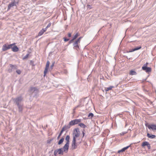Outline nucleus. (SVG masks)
<instances>
[{
	"instance_id": "nucleus-23",
	"label": "nucleus",
	"mask_w": 156,
	"mask_h": 156,
	"mask_svg": "<svg viewBox=\"0 0 156 156\" xmlns=\"http://www.w3.org/2000/svg\"><path fill=\"white\" fill-rule=\"evenodd\" d=\"M149 143L147 141H145L143 142L142 144V146L144 147L145 146H147Z\"/></svg>"
},
{
	"instance_id": "nucleus-8",
	"label": "nucleus",
	"mask_w": 156,
	"mask_h": 156,
	"mask_svg": "<svg viewBox=\"0 0 156 156\" xmlns=\"http://www.w3.org/2000/svg\"><path fill=\"white\" fill-rule=\"evenodd\" d=\"M69 144H68V143H66V144L64 146L63 149V151L64 152H65L66 153L68 151L69 147Z\"/></svg>"
},
{
	"instance_id": "nucleus-5",
	"label": "nucleus",
	"mask_w": 156,
	"mask_h": 156,
	"mask_svg": "<svg viewBox=\"0 0 156 156\" xmlns=\"http://www.w3.org/2000/svg\"><path fill=\"white\" fill-rule=\"evenodd\" d=\"M74 40H72L70 41V42H74L73 44L74 47L76 49L78 50V49L79 48L78 44V43H79L80 42V40H77L76 41H74Z\"/></svg>"
},
{
	"instance_id": "nucleus-15",
	"label": "nucleus",
	"mask_w": 156,
	"mask_h": 156,
	"mask_svg": "<svg viewBox=\"0 0 156 156\" xmlns=\"http://www.w3.org/2000/svg\"><path fill=\"white\" fill-rule=\"evenodd\" d=\"M129 147V146H128L127 147H125L123 148L122 149L120 150H119L118 151V152L119 153H120V152H123L125 151Z\"/></svg>"
},
{
	"instance_id": "nucleus-40",
	"label": "nucleus",
	"mask_w": 156,
	"mask_h": 156,
	"mask_svg": "<svg viewBox=\"0 0 156 156\" xmlns=\"http://www.w3.org/2000/svg\"><path fill=\"white\" fill-rule=\"evenodd\" d=\"M54 64H52L51 65V68H52V67L54 66Z\"/></svg>"
},
{
	"instance_id": "nucleus-43",
	"label": "nucleus",
	"mask_w": 156,
	"mask_h": 156,
	"mask_svg": "<svg viewBox=\"0 0 156 156\" xmlns=\"http://www.w3.org/2000/svg\"><path fill=\"white\" fill-rule=\"evenodd\" d=\"M63 39H67L66 38H64Z\"/></svg>"
},
{
	"instance_id": "nucleus-17",
	"label": "nucleus",
	"mask_w": 156,
	"mask_h": 156,
	"mask_svg": "<svg viewBox=\"0 0 156 156\" xmlns=\"http://www.w3.org/2000/svg\"><path fill=\"white\" fill-rule=\"evenodd\" d=\"M74 121V122L75 124H77L78 123L80 122L81 121V120L80 119H76L75 120H73Z\"/></svg>"
},
{
	"instance_id": "nucleus-7",
	"label": "nucleus",
	"mask_w": 156,
	"mask_h": 156,
	"mask_svg": "<svg viewBox=\"0 0 156 156\" xmlns=\"http://www.w3.org/2000/svg\"><path fill=\"white\" fill-rule=\"evenodd\" d=\"M147 127L149 129H151L153 131H156V125L151 124L147 126Z\"/></svg>"
},
{
	"instance_id": "nucleus-38",
	"label": "nucleus",
	"mask_w": 156,
	"mask_h": 156,
	"mask_svg": "<svg viewBox=\"0 0 156 156\" xmlns=\"http://www.w3.org/2000/svg\"><path fill=\"white\" fill-rule=\"evenodd\" d=\"M68 37H70L71 36V34L70 33H69L68 34Z\"/></svg>"
},
{
	"instance_id": "nucleus-2",
	"label": "nucleus",
	"mask_w": 156,
	"mask_h": 156,
	"mask_svg": "<svg viewBox=\"0 0 156 156\" xmlns=\"http://www.w3.org/2000/svg\"><path fill=\"white\" fill-rule=\"evenodd\" d=\"M62 148H61L55 150L54 152V155L57 156L58 154L62 155L63 154V151H62Z\"/></svg>"
},
{
	"instance_id": "nucleus-33",
	"label": "nucleus",
	"mask_w": 156,
	"mask_h": 156,
	"mask_svg": "<svg viewBox=\"0 0 156 156\" xmlns=\"http://www.w3.org/2000/svg\"><path fill=\"white\" fill-rule=\"evenodd\" d=\"M87 8L88 9H91L92 8V7L91 6V5H87Z\"/></svg>"
},
{
	"instance_id": "nucleus-16",
	"label": "nucleus",
	"mask_w": 156,
	"mask_h": 156,
	"mask_svg": "<svg viewBox=\"0 0 156 156\" xmlns=\"http://www.w3.org/2000/svg\"><path fill=\"white\" fill-rule=\"evenodd\" d=\"M17 106H18V108H19V111L20 112H21L22 110H23V105H21V104H18V105H17Z\"/></svg>"
},
{
	"instance_id": "nucleus-1",
	"label": "nucleus",
	"mask_w": 156,
	"mask_h": 156,
	"mask_svg": "<svg viewBox=\"0 0 156 156\" xmlns=\"http://www.w3.org/2000/svg\"><path fill=\"white\" fill-rule=\"evenodd\" d=\"M80 136V132L78 129H75L73 134V139L77 140Z\"/></svg>"
},
{
	"instance_id": "nucleus-44",
	"label": "nucleus",
	"mask_w": 156,
	"mask_h": 156,
	"mask_svg": "<svg viewBox=\"0 0 156 156\" xmlns=\"http://www.w3.org/2000/svg\"><path fill=\"white\" fill-rule=\"evenodd\" d=\"M79 106H77L76 107V108L78 107Z\"/></svg>"
},
{
	"instance_id": "nucleus-37",
	"label": "nucleus",
	"mask_w": 156,
	"mask_h": 156,
	"mask_svg": "<svg viewBox=\"0 0 156 156\" xmlns=\"http://www.w3.org/2000/svg\"><path fill=\"white\" fill-rule=\"evenodd\" d=\"M13 70V69H12V68H11V69H9L8 71L9 73H11L12 72Z\"/></svg>"
},
{
	"instance_id": "nucleus-13",
	"label": "nucleus",
	"mask_w": 156,
	"mask_h": 156,
	"mask_svg": "<svg viewBox=\"0 0 156 156\" xmlns=\"http://www.w3.org/2000/svg\"><path fill=\"white\" fill-rule=\"evenodd\" d=\"M46 30L44 29H43L40 30L38 33V36H40L42 35L43 33Z\"/></svg>"
},
{
	"instance_id": "nucleus-26",
	"label": "nucleus",
	"mask_w": 156,
	"mask_h": 156,
	"mask_svg": "<svg viewBox=\"0 0 156 156\" xmlns=\"http://www.w3.org/2000/svg\"><path fill=\"white\" fill-rule=\"evenodd\" d=\"M79 125L82 128H85L86 127L85 125L83 123H80L79 124Z\"/></svg>"
},
{
	"instance_id": "nucleus-35",
	"label": "nucleus",
	"mask_w": 156,
	"mask_h": 156,
	"mask_svg": "<svg viewBox=\"0 0 156 156\" xmlns=\"http://www.w3.org/2000/svg\"><path fill=\"white\" fill-rule=\"evenodd\" d=\"M29 55V54H27V55H26L23 58V59H25L27 58Z\"/></svg>"
},
{
	"instance_id": "nucleus-28",
	"label": "nucleus",
	"mask_w": 156,
	"mask_h": 156,
	"mask_svg": "<svg viewBox=\"0 0 156 156\" xmlns=\"http://www.w3.org/2000/svg\"><path fill=\"white\" fill-rule=\"evenodd\" d=\"M48 68L45 67V70H44V76H45L46 73H47L48 72Z\"/></svg>"
},
{
	"instance_id": "nucleus-3",
	"label": "nucleus",
	"mask_w": 156,
	"mask_h": 156,
	"mask_svg": "<svg viewBox=\"0 0 156 156\" xmlns=\"http://www.w3.org/2000/svg\"><path fill=\"white\" fill-rule=\"evenodd\" d=\"M14 45V44H12L9 45L4 44L3 45L2 48V50L3 51H5L7 50L10 49L11 48L12 46Z\"/></svg>"
},
{
	"instance_id": "nucleus-29",
	"label": "nucleus",
	"mask_w": 156,
	"mask_h": 156,
	"mask_svg": "<svg viewBox=\"0 0 156 156\" xmlns=\"http://www.w3.org/2000/svg\"><path fill=\"white\" fill-rule=\"evenodd\" d=\"M94 116V115L92 113H90L88 115V117L92 118Z\"/></svg>"
},
{
	"instance_id": "nucleus-42",
	"label": "nucleus",
	"mask_w": 156,
	"mask_h": 156,
	"mask_svg": "<svg viewBox=\"0 0 156 156\" xmlns=\"http://www.w3.org/2000/svg\"><path fill=\"white\" fill-rule=\"evenodd\" d=\"M83 136H84V132L83 131Z\"/></svg>"
},
{
	"instance_id": "nucleus-34",
	"label": "nucleus",
	"mask_w": 156,
	"mask_h": 156,
	"mask_svg": "<svg viewBox=\"0 0 156 156\" xmlns=\"http://www.w3.org/2000/svg\"><path fill=\"white\" fill-rule=\"evenodd\" d=\"M49 62L48 61L47 62L46 66V67L48 68L49 66Z\"/></svg>"
},
{
	"instance_id": "nucleus-22",
	"label": "nucleus",
	"mask_w": 156,
	"mask_h": 156,
	"mask_svg": "<svg viewBox=\"0 0 156 156\" xmlns=\"http://www.w3.org/2000/svg\"><path fill=\"white\" fill-rule=\"evenodd\" d=\"M69 135H67L66 137V140L67 141L66 143H68V144L69 143Z\"/></svg>"
},
{
	"instance_id": "nucleus-12",
	"label": "nucleus",
	"mask_w": 156,
	"mask_h": 156,
	"mask_svg": "<svg viewBox=\"0 0 156 156\" xmlns=\"http://www.w3.org/2000/svg\"><path fill=\"white\" fill-rule=\"evenodd\" d=\"M141 46H139V47H136L133 49H131V50H130L129 51V52H133V51H136V50H137L139 49H141Z\"/></svg>"
},
{
	"instance_id": "nucleus-19",
	"label": "nucleus",
	"mask_w": 156,
	"mask_h": 156,
	"mask_svg": "<svg viewBox=\"0 0 156 156\" xmlns=\"http://www.w3.org/2000/svg\"><path fill=\"white\" fill-rule=\"evenodd\" d=\"M10 66L11 68L13 69V70L15 69H17V66L16 65H10Z\"/></svg>"
},
{
	"instance_id": "nucleus-10",
	"label": "nucleus",
	"mask_w": 156,
	"mask_h": 156,
	"mask_svg": "<svg viewBox=\"0 0 156 156\" xmlns=\"http://www.w3.org/2000/svg\"><path fill=\"white\" fill-rule=\"evenodd\" d=\"M15 5H16V2L15 0H13L9 5L8 9H9L12 7L13 6Z\"/></svg>"
},
{
	"instance_id": "nucleus-25",
	"label": "nucleus",
	"mask_w": 156,
	"mask_h": 156,
	"mask_svg": "<svg viewBox=\"0 0 156 156\" xmlns=\"http://www.w3.org/2000/svg\"><path fill=\"white\" fill-rule=\"evenodd\" d=\"M64 140V139L63 138H62L60 139L58 142V144L60 145L62 143Z\"/></svg>"
},
{
	"instance_id": "nucleus-21",
	"label": "nucleus",
	"mask_w": 156,
	"mask_h": 156,
	"mask_svg": "<svg viewBox=\"0 0 156 156\" xmlns=\"http://www.w3.org/2000/svg\"><path fill=\"white\" fill-rule=\"evenodd\" d=\"M114 87L113 86H111L109 87L105 88V90L106 91H108L110 90H111L112 88H113Z\"/></svg>"
},
{
	"instance_id": "nucleus-20",
	"label": "nucleus",
	"mask_w": 156,
	"mask_h": 156,
	"mask_svg": "<svg viewBox=\"0 0 156 156\" xmlns=\"http://www.w3.org/2000/svg\"><path fill=\"white\" fill-rule=\"evenodd\" d=\"M69 128L70 127L68 126H65L62 128V130L63 132L64 131L69 129Z\"/></svg>"
},
{
	"instance_id": "nucleus-24",
	"label": "nucleus",
	"mask_w": 156,
	"mask_h": 156,
	"mask_svg": "<svg viewBox=\"0 0 156 156\" xmlns=\"http://www.w3.org/2000/svg\"><path fill=\"white\" fill-rule=\"evenodd\" d=\"M69 125L70 126H73L75 125L73 120H72L69 123Z\"/></svg>"
},
{
	"instance_id": "nucleus-9",
	"label": "nucleus",
	"mask_w": 156,
	"mask_h": 156,
	"mask_svg": "<svg viewBox=\"0 0 156 156\" xmlns=\"http://www.w3.org/2000/svg\"><path fill=\"white\" fill-rule=\"evenodd\" d=\"M76 140L73 139L72 143V148L73 149H75L77 147L76 144Z\"/></svg>"
},
{
	"instance_id": "nucleus-39",
	"label": "nucleus",
	"mask_w": 156,
	"mask_h": 156,
	"mask_svg": "<svg viewBox=\"0 0 156 156\" xmlns=\"http://www.w3.org/2000/svg\"><path fill=\"white\" fill-rule=\"evenodd\" d=\"M31 89L32 90H35V88H31Z\"/></svg>"
},
{
	"instance_id": "nucleus-31",
	"label": "nucleus",
	"mask_w": 156,
	"mask_h": 156,
	"mask_svg": "<svg viewBox=\"0 0 156 156\" xmlns=\"http://www.w3.org/2000/svg\"><path fill=\"white\" fill-rule=\"evenodd\" d=\"M63 132V131L61 130L60 132V133H59V135H58V136L57 137V139H59V137L61 136L62 135V133Z\"/></svg>"
},
{
	"instance_id": "nucleus-36",
	"label": "nucleus",
	"mask_w": 156,
	"mask_h": 156,
	"mask_svg": "<svg viewBox=\"0 0 156 156\" xmlns=\"http://www.w3.org/2000/svg\"><path fill=\"white\" fill-rule=\"evenodd\" d=\"M147 146L148 148L149 149H150V148H151V146H150V144L149 143L147 145Z\"/></svg>"
},
{
	"instance_id": "nucleus-11",
	"label": "nucleus",
	"mask_w": 156,
	"mask_h": 156,
	"mask_svg": "<svg viewBox=\"0 0 156 156\" xmlns=\"http://www.w3.org/2000/svg\"><path fill=\"white\" fill-rule=\"evenodd\" d=\"M13 44L14 45L12 46L11 48H12V51L14 52L17 51L19 50L18 48L15 45V44Z\"/></svg>"
},
{
	"instance_id": "nucleus-14",
	"label": "nucleus",
	"mask_w": 156,
	"mask_h": 156,
	"mask_svg": "<svg viewBox=\"0 0 156 156\" xmlns=\"http://www.w3.org/2000/svg\"><path fill=\"white\" fill-rule=\"evenodd\" d=\"M147 137L151 139H154L156 137V136L155 135H151L149 133H147Z\"/></svg>"
},
{
	"instance_id": "nucleus-4",
	"label": "nucleus",
	"mask_w": 156,
	"mask_h": 156,
	"mask_svg": "<svg viewBox=\"0 0 156 156\" xmlns=\"http://www.w3.org/2000/svg\"><path fill=\"white\" fill-rule=\"evenodd\" d=\"M147 64H148V63H147L146 64H144V66L142 67V69L145 71L147 73L151 71V68L147 67Z\"/></svg>"
},
{
	"instance_id": "nucleus-30",
	"label": "nucleus",
	"mask_w": 156,
	"mask_h": 156,
	"mask_svg": "<svg viewBox=\"0 0 156 156\" xmlns=\"http://www.w3.org/2000/svg\"><path fill=\"white\" fill-rule=\"evenodd\" d=\"M51 25V23H49L48 25H47V26L46 27L44 28V29L46 30L47 28L49 27H50Z\"/></svg>"
},
{
	"instance_id": "nucleus-27",
	"label": "nucleus",
	"mask_w": 156,
	"mask_h": 156,
	"mask_svg": "<svg viewBox=\"0 0 156 156\" xmlns=\"http://www.w3.org/2000/svg\"><path fill=\"white\" fill-rule=\"evenodd\" d=\"M79 36V34L78 33H76L75 35L74 36L73 38V39H76Z\"/></svg>"
},
{
	"instance_id": "nucleus-41",
	"label": "nucleus",
	"mask_w": 156,
	"mask_h": 156,
	"mask_svg": "<svg viewBox=\"0 0 156 156\" xmlns=\"http://www.w3.org/2000/svg\"><path fill=\"white\" fill-rule=\"evenodd\" d=\"M65 42L68 41L69 40H64Z\"/></svg>"
},
{
	"instance_id": "nucleus-18",
	"label": "nucleus",
	"mask_w": 156,
	"mask_h": 156,
	"mask_svg": "<svg viewBox=\"0 0 156 156\" xmlns=\"http://www.w3.org/2000/svg\"><path fill=\"white\" fill-rule=\"evenodd\" d=\"M129 74L131 75H136V73L135 71L131 70L130 71Z\"/></svg>"
},
{
	"instance_id": "nucleus-32",
	"label": "nucleus",
	"mask_w": 156,
	"mask_h": 156,
	"mask_svg": "<svg viewBox=\"0 0 156 156\" xmlns=\"http://www.w3.org/2000/svg\"><path fill=\"white\" fill-rule=\"evenodd\" d=\"M16 72L18 74H21V72L20 70L17 69L16 71Z\"/></svg>"
},
{
	"instance_id": "nucleus-6",
	"label": "nucleus",
	"mask_w": 156,
	"mask_h": 156,
	"mask_svg": "<svg viewBox=\"0 0 156 156\" xmlns=\"http://www.w3.org/2000/svg\"><path fill=\"white\" fill-rule=\"evenodd\" d=\"M13 100L16 105L20 104L21 102L23 100V98L22 97H20L14 99Z\"/></svg>"
}]
</instances>
